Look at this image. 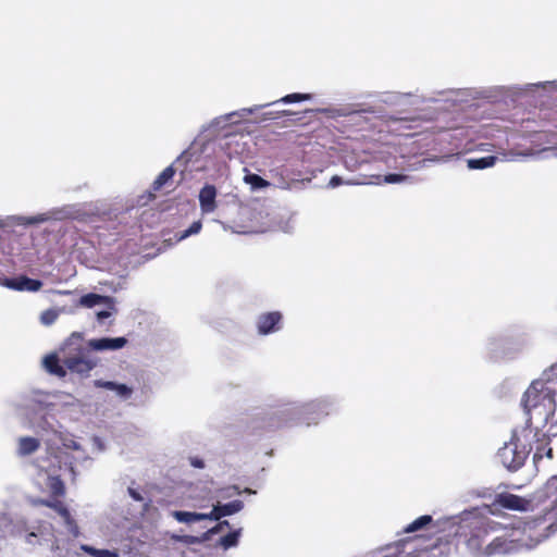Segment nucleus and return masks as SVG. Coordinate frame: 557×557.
Instances as JSON below:
<instances>
[{
    "label": "nucleus",
    "instance_id": "c756f323",
    "mask_svg": "<svg viewBox=\"0 0 557 557\" xmlns=\"http://www.w3.org/2000/svg\"><path fill=\"white\" fill-rule=\"evenodd\" d=\"M54 548H55V555L57 557H77L78 554L76 552L66 550L65 554H63V549L65 548L64 540L60 536H55L54 539Z\"/></svg>",
    "mask_w": 557,
    "mask_h": 557
},
{
    "label": "nucleus",
    "instance_id": "e433bc0d",
    "mask_svg": "<svg viewBox=\"0 0 557 557\" xmlns=\"http://www.w3.org/2000/svg\"><path fill=\"white\" fill-rule=\"evenodd\" d=\"M411 96V94L391 92L387 95L385 101L389 103H400L404 98Z\"/></svg>",
    "mask_w": 557,
    "mask_h": 557
},
{
    "label": "nucleus",
    "instance_id": "603ef678",
    "mask_svg": "<svg viewBox=\"0 0 557 557\" xmlns=\"http://www.w3.org/2000/svg\"><path fill=\"white\" fill-rule=\"evenodd\" d=\"M77 459L87 460L88 458H87L85 455H83V454H82V455H79V456L77 457Z\"/></svg>",
    "mask_w": 557,
    "mask_h": 557
},
{
    "label": "nucleus",
    "instance_id": "ddd939ff",
    "mask_svg": "<svg viewBox=\"0 0 557 557\" xmlns=\"http://www.w3.org/2000/svg\"><path fill=\"white\" fill-rule=\"evenodd\" d=\"M0 285L15 292L37 293L42 288L44 282L26 275H17L0 278Z\"/></svg>",
    "mask_w": 557,
    "mask_h": 557
},
{
    "label": "nucleus",
    "instance_id": "f8f14e48",
    "mask_svg": "<svg viewBox=\"0 0 557 557\" xmlns=\"http://www.w3.org/2000/svg\"><path fill=\"white\" fill-rule=\"evenodd\" d=\"M258 335L269 336L283 330L284 318L280 311L261 312L255 320Z\"/></svg>",
    "mask_w": 557,
    "mask_h": 557
},
{
    "label": "nucleus",
    "instance_id": "423d86ee",
    "mask_svg": "<svg viewBox=\"0 0 557 557\" xmlns=\"http://www.w3.org/2000/svg\"><path fill=\"white\" fill-rule=\"evenodd\" d=\"M96 366V360L84 356L82 352L73 356L64 355L62 359L57 355H49L44 359L45 369L59 377L65 376V368L73 373L87 375Z\"/></svg>",
    "mask_w": 557,
    "mask_h": 557
},
{
    "label": "nucleus",
    "instance_id": "c9c22d12",
    "mask_svg": "<svg viewBox=\"0 0 557 557\" xmlns=\"http://www.w3.org/2000/svg\"><path fill=\"white\" fill-rule=\"evenodd\" d=\"M557 493V475L552 476L545 485V495L549 496Z\"/></svg>",
    "mask_w": 557,
    "mask_h": 557
},
{
    "label": "nucleus",
    "instance_id": "6e6d98bb",
    "mask_svg": "<svg viewBox=\"0 0 557 557\" xmlns=\"http://www.w3.org/2000/svg\"><path fill=\"white\" fill-rule=\"evenodd\" d=\"M191 150H193V152H191V154H193L196 151V145L191 147Z\"/></svg>",
    "mask_w": 557,
    "mask_h": 557
},
{
    "label": "nucleus",
    "instance_id": "de8ad7c7",
    "mask_svg": "<svg viewBox=\"0 0 557 557\" xmlns=\"http://www.w3.org/2000/svg\"><path fill=\"white\" fill-rule=\"evenodd\" d=\"M52 293L58 294V295H71L73 292L72 290L53 289Z\"/></svg>",
    "mask_w": 557,
    "mask_h": 557
},
{
    "label": "nucleus",
    "instance_id": "a18cd8bd",
    "mask_svg": "<svg viewBox=\"0 0 557 557\" xmlns=\"http://www.w3.org/2000/svg\"><path fill=\"white\" fill-rule=\"evenodd\" d=\"M544 455H545L544 450H541L540 448H537V450L534 453V456H533L534 462H537L540 459H542Z\"/></svg>",
    "mask_w": 557,
    "mask_h": 557
},
{
    "label": "nucleus",
    "instance_id": "a19ab883",
    "mask_svg": "<svg viewBox=\"0 0 557 557\" xmlns=\"http://www.w3.org/2000/svg\"><path fill=\"white\" fill-rule=\"evenodd\" d=\"M215 533L213 532L212 528L209 529L208 531L203 532L200 536H197V540H198V544H202L209 540H211V537L214 535Z\"/></svg>",
    "mask_w": 557,
    "mask_h": 557
},
{
    "label": "nucleus",
    "instance_id": "1a4fd4ad",
    "mask_svg": "<svg viewBox=\"0 0 557 557\" xmlns=\"http://www.w3.org/2000/svg\"><path fill=\"white\" fill-rule=\"evenodd\" d=\"M214 502L213 492L207 485H190L182 495L180 505L182 507L205 511L209 508L211 510Z\"/></svg>",
    "mask_w": 557,
    "mask_h": 557
},
{
    "label": "nucleus",
    "instance_id": "8fccbe9b",
    "mask_svg": "<svg viewBox=\"0 0 557 557\" xmlns=\"http://www.w3.org/2000/svg\"><path fill=\"white\" fill-rule=\"evenodd\" d=\"M552 454H553L552 448H548V449L545 451V456H546V457H548V458H552Z\"/></svg>",
    "mask_w": 557,
    "mask_h": 557
},
{
    "label": "nucleus",
    "instance_id": "6e6552de",
    "mask_svg": "<svg viewBox=\"0 0 557 557\" xmlns=\"http://www.w3.org/2000/svg\"><path fill=\"white\" fill-rule=\"evenodd\" d=\"M311 98H312V95H310V94H299V92L289 94V95H286V96L282 97L281 99L276 100V101H273V102H270V103H267V104L255 106V107H251V108H244V109H240V110L233 111L231 113L221 115L219 117H215L210 123V127L221 128L225 124H227L228 122H232L233 119H235V117L245 119L249 114H252V113L257 112L259 109H262V108H265V107L278 103V102L288 104V103H295V102H301V101L310 100Z\"/></svg>",
    "mask_w": 557,
    "mask_h": 557
},
{
    "label": "nucleus",
    "instance_id": "79ce46f5",
    "mask_svg": "<svg viewBox=\"0 0 557 557\" xmlns=\"http://www.w3.org/2000/svg\"><path fill=\"white\" fill-rule=\"evenodd\" d=\"M128 494L129 496L136 500V502H143L144 500V496L143 494L137 490V488H134V487H128Z\"/></svg>",
    "mask_w": 557,
    "mask_h": 557
},
{
    "label": "nucleus",
    "instance_id": "7c9ffc66",
    "mask_svg": "<svg viewBox=\"0 0 557 557\" xmlns=\"http://www.w3.org/2000/svg\"><path fill=\"white\" fill-rule=\"evenodd\" d=\"M532 88H543L557 91V81L540 82L536 84H527L524 90H531Z\"/></svg>",
    "mask_w": 557,
    "mask_h": 557
},
{
    "label": "nucleus",
    "instance_id": "ea45409f",
    "mask_svg": "<svg viewBox=\"0 0 557 557\" xmlns=\"http://www.w3.org/2000/svg\"><path fill=\"white\" fill-rule=\"evenodd\" d=\"M114 312H115V311H113V310H111V309H109V308L107 307V310L98 311V312H97V314H96V317H97V320L101 322V321H103V320H106V319L110 318Z\"/></svg>",
    "mask_w": 557,
    "mask_h": 557
},
{
    "label": "nucleus",
    "instance_id": "4d7b16f0",
    "mask_svg": "<svg viewBox=\"0 0 557 557\" xmlns=\"http://www.w3.org/2000/svg\"><path fill=\"white\" fill-rule=\"evenodd\" d=\"M234 491H235L236 494L240 493L236 487H234Z\"/></svg>",
    "mask_w": 557,
    "mask_h": 557
},
{
    "label": "nucleus",
    "instance_id": "7ed1b4c3",
    "mask_svg": "<svg viewBox=\"0 0 557 557\" xmlns=\"http://www.w3.org/2000/svg\"><path fill=\"white\" fill-rule=\"evenodd\" d=\"M556 385V377L550 367L543 372L540 379L534 380L523 394L524 412L528 416V421L535 429L550 425L547 432H552L553 428L557 425L555 417L557 409Z\"/></svg>",
    "mask_w": 557,
    "mask_h": 557
},
{
    "label": "nucleus",
    "instance_id": "a878e982",
    "mask_svg": "<svg viewBox=\"0 0 557 557\" xmlns=\"http://www.w3.org/2000/svg\"><path fill=\"white\" fill-rule=\"evenodd\" d=\"M64 312V309L62 308H49L47 310H44L39 315V321L45 326L52 325L61 313Z\"/></svg>",
    "mask_w": 557,
    "mask_h": 557
},
{
    "label": "nucleus",
    "instance_id": "f257e3e1",
    "mask_svg": "<svg viewBox=\"0 0 557 557\" xmlns=\"http://www.w3.org/2000/svg\"><path fill=\"white\" fill-rule=\"evenodd\" d=\"M9 408L13 417L24 428L38 433L47 445V456L37 458L32 466V480L39 492L47 494L52 499L34 498L32 504L44 505L55 510L66 532L73 539L78 537L81 531L76 521L64 504L57 499L65 494V485L61 479L62 472L69 470L74 476V466L70 463L67 467L66 462L63 465L62 456L53 453V445L58 440L67 449L82 450L81 444L63 430L54 417V412L60 411L81 412V401L74 396L61 392L32 391L11 400Z\"/></svg>",
    "mask_w": 557,
    "mask_h": 557
},
{
    "label": "nucleus",
    "instance_id": "a211bd4d",
    "mask_svg": "<svg viewBox=\"0 0 557 557\" xmlns=\"http://www.w3.org/2000/svg\"><path fill=\"white\" fill-rule=\"evenodd\" d=\"M216 188L213 185H205L199 193V205L202 214L212 213L216 209Z\"/></svg>",
    "mask_w": 557,
    "mask_h": 557
},
{
    "label": "nucleus",
    "instance_id": "c85d7f7f",
    "mask_svg": "<svg viewBox=\"0 0 557 557\" xmlns=\"http://www.w3.org/2000/svg\"><path fill=\"white\" fill-rule=\"evenodd\" d=\"M201 221H195L187 230L176 234L177 242H182L191 235L198 234L201 231Z\"/></svg>",
    "mask_w": 557,
    "mask_h": 557
},
{
    "label": "nucleus",
    "instance_id": "5701e85b",
    "mask_svg": "<svg viewBox=\"0 0 557 557\" xmlns=\"http://www.w3.org/2000/svg\"><path fill=\"white\" fill-rule=\"evenodd\" d=\"M497 157L487 156L482 158H470L467 160V166L470 170H483L495 165Z\"/></svg>",
    "mask_w": 557,
    "mask_h": 557
},
{
    "label": "nucleus",
    "instance_id": "c03bdc74",
    "mask_svg": "<svg viewBox=\"0 0 557 557\" xmlns=\"http://www.w3.org/2000/svg\"><path fill=\"white\" fill-rule=\"evenodd\" d=\"M189 462L190 465L194 467V468H197V469H202L205 468V462L201 458L199 457H190L189 458Z\"/></svg>",
    "mask_w": 557,
    "mask_h": 557
},
{
    "label": "nucleus",
    "instance_id": "4468645a",
    "mask_svg": "<svg viewBox=\"0 0 557 557\" xmlns=\"http://www.w3.org/2000/svg\"><path fill=\"white\" fill-rule=\"evenodd\" d=\"M244 508V503L239 499H235L233 502L221 504V502L215 500L211 510H209L210 521H219L223 517L235 515L242 511Z\"/></svg>",
    "mask_w": 557,
    "mask_h": 557
},
{
    "label": "nucleus",
    "instance_id": "aec40b11",
    "mask_svg": "<svg viewBox=\"0 0 557 557\" xmlns=\"http://www.w3.org/2000/svg\"><path fill=\"white\" fill-rule=\"evenodd\" d=\"M498 503L502 507L511 510L525 511L531 508V502L513 494L500 495Z\"/></svg>",
    "mask_w": 557,
    "mask_h": 557
},
{
    "label": "nucleus",
    "instance_id": "4be33fe9",
    "mask_svg": "<svg viewBox=\"0 0 557 557\" xmlns=\"http://www.w3.org/2000/svg\"><path fill=\"white\" fill-rule=\"evenodd\" d=\"M95 386L113 391L122 399H128L133 393V389L126 384H120L112 381L96 380Z\"/></svg>",
    "mask_w": 557,
    "mask_h": 557
},
{
    "label": "nucleus",
    "instance_id": "f03ea898",
    "mask_svg": "<svg viewBox=\"0 0 557 557\" xmlns=\"http://www.w3.org/2000/svg\"><path fill=\"white\" fill-rule=\"evenodd\" d=\"M436 527L445 536L462 539L467 552L472 557L507 555L508 544L502 535L504 525L478 508L441 518Z\"/></svg>",
    "mask_w": 557,
    "mask_h": 557
},
{
    "label": "nucleus",
    "instance_id": "cd10ccee",
    "mask_svg": "<svg viewBox=\"0 0 557 557\" xmlns=\"http://www.w3.org/2000/svg\"><path fill=\"white\" fill-rule=\"evenodd\" d=\"M79 548L94 557H117V554L108 549H97L92 546L82 544Z\"/></svg>",
    "mask_w": 557,
    "mask_h": 557
},
{
    "label": "nucleus",
    "instance_id": "09e8293b",
    "mask_svg": "<svg viewBox=\"0 0 557 557\" xmlns=\"http://www.w3.org/2000/svg\"><path fill=\"white\" fill-rule=\"evenodd\" d=\"M491 147H492V145H491V144H481V145H480V150H482V151H490V150H491V149H490Z\"/></svg>",
    "mask_w": 557,
    "mask_h": 557
},
{
    "label": "nucleus",
    "instance_id": "37998d69",
    "mask_svg": "<svg viewBox=\"0 0 557 557\" xmlns=\"http://www.w3.org/2000/svg\"><path fill=\"white\" fill-rule=\"evenodd\" d=\"M230 527V522L227 520H223V521H220L216 523V525H214L212 528L213 532L215 534L222 532L225 528H228Z\"/></svg>",
    "mask_w": 557,
    "mask_h": 557
},
{
    "label": "nucleus",
    "instance_id": "0eeeda50",
    "mask_svg": "<svg viewBox=\"0 0 557 557\" xmlns=\"http://www.w3.org/2000/svg\"><path fill=\"white\" fill-rule=\"evenodd\" d=\"M74 207L67 206L62 209H55L52 211L39 213L33 216L25 215H8L5 218L0 219V228H11L14 226H29L35 224L45 223L49 220H60L65 218H74L75 216Z\"/></svg>",
    "mask_w": 557,
    "mask_h": 557
},
{
    "label": "nucleus",
    "instance_id": "f704fd0d",
    "mask_svg": "<svg viewBox=\"0 0 557 557\" xmlns=\"http://www.w3.org/2000/svg\"><path fill=\"white\" fill-rule=\"evenodd\" d=\"M10 519L8 516L0 513V540L10 532Z\"/></svg>",
    "mask_w": 557,
    "mask_h": 557
},
{
    "label": "nucleus",
    "instance_id": "39448f33",
    "mask_svg": "<svg viewBox=\"0 0 557 557\" xmlns=\"http://www.w3.org/2000/svg\"><path fill=\"white\" fill-rule=\"evenodd\" d=\"M337 401L332 396L309 403L287 401L277 406L270 416L269 426L273 429L297 425H317L336 410Z\"/></svg>",
    "mask_w": 557,
    "mask_h": 557
},
{
    "label": "nucleus",
    "instance_id": "b1692460",
    "mask_svg": "<svg viewBox=\"0 0 557 557\" xmlns=\"http://www.w3.org/2000/svg\"><path fill=\"white\" fill-rule=\"evenodd\" d=\"M175 170L172 165L165 168L153 181L151 185L152 191L161 190L174 176Z\"/></svg>",
    "mask_w": 557,
    "mask_h": 557
},
{
    "label": "nucleus",
    "instance_id": "864d4df0",
    "mask_svg": "<svg viewBox=\"0 0 557 557\" xmlns=\"http://www.w3.org/2000/svg\"><path fill=\"white\" fill-rule=\"evenodd\" d=\"M153 198H154V195L152 194V191H149L148 199L151 200Z\"/></svg>",
    "mask_w": 557,
    "mask_h": 557
},
{
    "label": "nucleus",
    "instance_id": "49530a36",
    "mask_svg": "<svg viewBox=\"0 0 557 557\" xmlns=\"http://www.w3.org/2000/svg\"><path fill=\"white\" fill-rule=\"evenodd\" d=\"M276 117H278V115L274 114L273 112H267L263 114L262 120L267 121V120H273Z\"/></svg>",
    "mask_w": 557,
    "mask_h": 557
},
{
    "label": "nucleus",
    "instance_id": "9b49d317",
    "mask_svg": "<svg viewBox=\"0 0 557 557\" xmlns=\"http://www.w3.org/2000/svg\"><path fill=\"white\" fill-rule=\"evenodd\" d=\"M420 542L414 537L388 545L382 550L381 557H422L425 549L420 547Z\"/></svg>",
    "mask_w": 557,
    "mask_h": 557
},
{
    "label": "nucleus",
    "instance_id": "f3484780",
    "mask_svg": "<svg viewBox=\"0 0 557 557\" xmlns=\"http://www.w3.org/2000/svg\"><path fill=\"white\" fill-rule=\"evenodd\" d=\"M115 302L116 301L113 297L89 293L82 296L77 305L84 308H94L98 305H106L109 309L116 311Z\"/></svg>",
    "mask_w": 557,
    "mask_h": 557
},
{
    "label": "nucleus",
    "instance_id": "2f4dec72",
    "mask_svg": "<svg viewBox=\"0 0 557 557\" xmlns=\"http://www.w3.org/2000/svg\"><path fill=\"white\" fill-rule=\"evenodd\" d=\"M410 177L404 174H387L383 177L385 184H400L409 181Z\"/></svg>",
    "mask_w": 557,
    "mask_h": 557
},
{
    "label": "nucleus",
    "instance_id": "20e7f679",
    "mask_svg": "<svg viewBox=\"0 0 557 557\" xmlns=\"http://www.w3.org/2000/svg\"><path fill=\"white\" fill-rule=\"evenodd\" d=\"M557 531V504L536 518L515 521L509 528L504 525L502 535L508 544L507 555L522 549H532Z\"/></svg>",
    "mask_w": 557,
    "mask_h": 557
},
{
    "label": "nucleus",
    "instance_id": "3c124183",
    "mask_svg": "<svg viewBox=\"0 0 557 557\" xmlns=\"http://www.w3.org/2000/svg\"><path fill=\"white\" fill-rule=\"evenodd\" d=\"M282 230L287 233L292 230V226L286 225L285 227H282Z\"/></svg>",
    "mask_w": 557,
    "mask_h": 557
},
{
    "label": "nucleus",
    "instance_id": "4c0bfd02",
    "mask_svg": "<svg viewBox=\"0 0 557 557\" xmlns=\"http://www.w3.org/2000/svg\"><path fill=\"white\" fill-rule=\"evenodd\" d=\"M343 184H356L355 182H345L341 176L334 175L329 182V187L336 188Z\"/></svg>",
    "mask_w": 557,
    "mask_h": 557
},
{
    "label": "nucleus",
    "instance_id": "2eb2a0df",
    "mask_svg": "<svg viewBox=\"0 0 557 557\" xmlns=\"http://www.w3.org/2000/svg\"><path fill=\"white\" fill-rule=\"evenodd\" d=\"M125 337H101L89 339L87 346L96 351L119 350L126 345Z\"/></svg>",
    "mask_w": 557,
    "mask_h": 557
},
{
    "label": "nucleus",
    "instance_id": "393cba45",
    "mask_svg": "<svg viewBox=\"0 0 557 557\" xmlns=\"http://www.w3.org/2000/svg\"><path fill=\"white\" fill-rule=\"evenodd\" d=\"M242 535V528L234 530L226 535L222 536L218 545L221 546L224 550L236 547L239 543V537Z\"/></svg>",
    "mask_w": 557,
    "mask_h": 557
},
{
    "label": "nucleus",
    "instance_id": "13d9d810",
    "mask_svg": "<svg viewBox=\"0 0 557 557\" xmlns=\"http://www.w3.org/2000/svg\"><path fill=\"white\" fill-rule=\"evenodd\" d=\"M29 536H36L35 532H30Z\"/></svg>",
    "mask_w": 557,
    "mask_h": 557
},
{
    "label": "nucleus",
    "instance_id": "473e14b6",
    "mask_svg": "<svg viewBox=\"0 0 557 557\" xmlns=\"http://www.w3.org/2000/svg\"><path fill=\"white\" fill-rule=\"evenodd\" d=\"M171 539L173 541H175V542H181V543H184V544H187V545L198 544L197 536H195V535H176V534H173V535H171Z\"/></svg>",
    "mask_w": 557,
    "mask_h": 557
},
{
    "label": "nucleus",
    "instance_id": "9d476101",
    "mask_svg": "<svg viewBox=\"0 0 557 557\" xmlns=\"http://www.w3.org/2000/svg\"><path fill=\"white\" fill-rule=\"evenodd\" d=\"M528 454L525 447L518 443L516 434H512L510 441L498 449L497 458L505 468L517 471L523 466Z\"/></svg>",
    "mask_w": 557,
    "mask_h": 557
},
{
    "label": "nucleus",
    "instance_id": "58836bf2",
    "mask_svg": "<svg viewBox=\"0 0 557 557\" xmlns=\"http://www.w3.org/2000/svg\"><path fill=\"white\" fill-rule=\"evenodd\" d=\"M215 148V143L214 141H206L202 147H201V153L206 154V157H209L210 156V151H213Z\"/></svg>",
    "mask_w": 557,
    "mask_h": 557
},
{
    "label": "nucleus",
    "instance_id": "412c9836",
    "mask_svg": "<svg viewBox=\"0 0 557 557\" xmlns=\"http://www.w3.org/2000/svg\"><path fill=\"white\" fill-rule=\"evenodd\" d=\"M440 520L441 519L434 521L433 518L429 515L421 516L413 520L411 523H409L405 528V532L412 533L426 528L429 531L443 533V531L436 527Z\"/></svg>",
    "mask_w": 557,
    "mask_h": 557
},
{
    "label": "nucleus",
    "instance_id": "6ab92c4d",
    "mask_svg": "<svg viewBox=\"0 0 557 557\" xmlns=\"http://www.w3.org/2000/svg\"><path fill=\"white\" fill-rule=\"evenodd\" d=\"M170 516L178 523L193 524L198 521L209 520V511L173 510Z\"/></svg>",
    "mask_w": 557,
    "mask_h": 557
},
{
    "label": "nucleus",
    "instance_id": "bb28decb",
    "mask_svg": "<svg viewBox=\"0 0 557 557\" xmlns=\"http://www.w3.org/2000/svg\"><path fill=\"white\" fill-rule=\"evenodd\" d=\"M245 183L249 184L253 190L265 188L270 183L257 174H246L244 177Z\"/></svg>",
    "mask_w": 557,
    "mask_h": 557
},
{
    "label": "nucleus",
    "instance_id": "5fc2aeb1",
    "mask_svg": "<svg viewBox=\"0 0 557 557\" xmlns=\"http://www.w3.org/2000/svg\"><path fill=\"white\" fill-rule=\"evenodd\" d=\"M122 288H123V286L121 285V283H119V286H117V287H114V288H113V290H114V292H117V289H122Z\"/></svg>",
    "mask_w": 557,
    "mask_h": 557
},
{
    "label": "nucleus",
    "instance_id": "72a5a7b5",
    "mask_svg": "<svg viewBox=\"0 0 557 557\" xmlns=\"http://www.w3.org/2000/svg\"><path fill=\"white\" fill-rule=\"evenodd\" d=\"M504 343V339L503 338H496V337H492V338H488L487 343H486V349L494 356V357H497V354H496V348L498 346H502Z\"/></svg>",
    "mask_w": 557,
    "mask_h": 557
},
{
    "label": "nucleus",
    "instance_id": "dca6fc26",
    "mask_svg": "<svg viewBox=\"0 0 557 557\" xmlns=\"http://www.w3.org/2000/svg\"><path fill=\"white\" fill-rule=\"evenodd\" d=\"M41 446V440L35 436H20L16 440L15 454L17 457L25 458L35 454Z\"/></svg>",
    "mask_w": 557,
    "mask_h": 557
}]
</instances>
